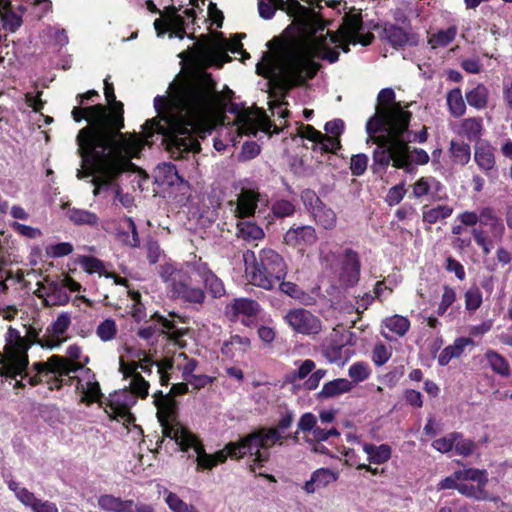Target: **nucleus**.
<instances>
[{
  "mask_svg": "<svg viewBox=\"0 0 512 512\" xmlns=\"http://www.w3.org/2000/svg\"><path fill=\"white\" fill-rule=\"evenodd\" d=\"M79 263L85 272L89 274L99 273L102 276L104 263L100 259L93 256H82Z\"/></svg>",
  "mask_w": 512,
  "mask_h": 512,
  "instance_id": "60",
  "label": "nucleus"
},
{
  "mask_svg": "<svg viewBox=\"0 0 512 512\" xmlns=\"http://www.w3.org/2000/svg\"><path fill=\"white\" fill-rule=\"evenodd\" d=\"M391 357V352L388 350L385 344L379 342L372 350V361L376 366H382Z\"/></svg>",
  "mask_w": 512,
  "mask_h": 512,
  "instance_id": "64",
  "label": "nucleus"
},
{
  "mask_svg": "<svg viewBox=\"0 0 512 512\" xmlns=\"http://www.w3.org/2000/svg\"><path fill=\"white\" fill-rule=\"evenodd\" d=\"M343 28L351 35L359 33L363 28L362 16L360 13H349L343 17Z\"/></svg>",
  "mask_w": 512,
  "mask_h": 512,
  "instance_id": "56",
  "label": "nucleus"
},
{
  "mask_svg": "<svg viewBox=\"0 0 512 512\" xmlns=\"http://www.w3.org/2000/svg\"><path fill=\"white\" fill-rule=\"evenodd\" d=\"M191 272L203 283L205 289L213 298H220L225 294L223 281L209 268L206 262H191L187 265Z\"/></svg>",
  "mask_w": 512,
  "mask_h": 512,
  "instance_id": "13",
  "label": "nucleus"
},
{
  "mask_svg": "<svg viewBox=\"0 0 512 512\" xmlns=\"http://www.w3.org/2000/svg\"><path fill=\"white\" fill-rule=\"evenodd\" d=\"M460 129L461 134L469 141L479 142L483 131L482 119L479 117L466 118L462 120Z\"/></svg>",
  "mask_w": 512,
  "mask_h": 512,
  "instance_id": "34",
  "label": "nucleus"
},
{
  "mask_svg": "<svg viewBox=\"0 0 512 512\" xmlns=\"http://www.w3.org/2000/svg\"><path fill=\"white\" fill-rule=\"evenodd\" d=\"M231 309L235 316L245 315L248 317H255L260 311V305L253 299L236 298L231 303Z\"/></svg>",
  "mask_w": 512,
  "mask_h": 512,
  "instance_id": "35",
  "label": "nucleus"
},
{
  "mask_svg": "<svg viewBox=\"0 0 512 512\" xmlns=\"http://www.w3.org/2000/svg\"><path fill=\"white\" fill-rule=\"evenodd\" d=\"M98 506L106 512H133L134 500L103 494L98 497Z\"/></svg>",
  "mask_w": 512,
  "mask_h": 512,
  "instance_id": "23",
  "label": "nucleus"
},
{
  "mask_svg": "<svg viewBox=\"0 0 512 512\" xmlns=\"http://www.w3.org/2000/svg\"><path fill=\"white\" fill-rule=\"evenodd\" d=\"M318 240L314 227L310 225H293L283 237V242L299 252L304 253L308 247L313 246Z\"/></svg>",
  "mask_w": 512,
  "mask_h": 512,
  "instance_id": "14",
  "label": "nucleus"
},
{
  "mask_svg": "<svg viewBox=\"0 0 512 512\" xmlns=\"http://www.w3.org/2000/svg\"><path fill=\"white\" fill-rule=\"evenodd\" d=\"M284 321L295 333L302 335H317L322 330L320 318L305 308L290 309Z\"/></svg>",
  "mask_w": 512,
  "mask_h": 512,
  "instance_id": "12",
  "label": "nucleus"
},
{
  "mask_svg": "<svg viewBox=\"0 0 512 512\" xmlns=\"http://www.w3.org/2000/svg\"><path fill=\"white\" fill-rule=\"evenodd\" d=\"M149 387V382L144 379L141 373L134 376V379L130 381V391L124 389L115 393L109 400L107 406L111 411L109 413L110 419L122 421L127 427L133 425L136 428V417L130 409L136 402L135 397L145 399L148 396Z\"/></svg>",
  "mask_w": 512,
  "mask_h": 512,
  "instance_id": "7",
  "label": "nucleus"
},
{
  "mask_svg": "<svg viewBox=\"0 0 512 512\" xmlns=\"http://www.w3.org/2000/svg\"><path fill=\"white\" fill-rule=\"evenodd\" d=\"M461 438V433L452 432L445 437L435 439L432 447L441 453H448L454 448L455 441Z\"/></svg>",
  "mask_w": 512,
  "mask_h": 512,
  "instance_id": "54",
  "label": "nucleus"
},
{
  "mask_svg": "<svg viewBox=\"0 0 512 512\" xmlns=\"http://www.w3.org/2000/svg\"><path fill=\"white\" fill-rule=\"evenodd\" d=\"M124 222L126 223L127 231L119 232V238L127 246L138 247L140 245V238L135 221L131 217H125Z\"/></svg>",
  "mask_w": 512,
  "mask_h": 512,
  "instance_id": "47",
  "label": "nucleus"
},
{
  "mask_svg": "<svg viewBox=\"0 0 512 512\" xmlns=\"http://www.w3.org/2000/svg\"><path fill=\"white\" fill-rule=\"evenodd\" d=\"M341 147L340 140L328 134H323L319 138V141L313 147V150H319L322 154L324 153H335Z\"/></svg>",
  "mask_w": 512,
  "mask_h": 512,
  "instance_id": "53",
  "label": "nucleus"
},
{
  "mask_svg": "<svg viewBox=\"0 0 512 512\" xmlns=\"http://www.w3.org/2000/svg\"><path fill=\"white\" fill-rule=\"evenodd\" d=\"M449 156L454 165L465 166L471 158L470 145L464 141L451 140L449 145Z\"/></svg>",
  "mask_w": 512,
  "mask_h": 512,
  "instance_id": "30",
  "label": "nucleus"
},
{
  "mask_svg": "<svg viewBox=\"0 0 512 512\" xmlns=\"http://www.w3.org/2000/svg\"><path fill=\"white\" fill-rule=\"evenodd\" d=\"M151 319L155 320L159 323L164 330V333H167L168 338L173 341H178L186 334V330L182 328H177L175 322L173 320H169L166 317L160 315L159 313H154Z\"/></svg>",
  "mask_w": 512,
  "mask_h": 512,
  "instance_id": "44",
  "label": "nucleus"
},
{
  "mask_svg": "<svg viewBox=\"0 0 512 512\" xmlns=\"http://www.w3.org/2000/svg\"><path fill=\"white\" fill-rule=\"evenodd\" d=\"M165 502L173 512H198L197 509L184 502L176 493L166 491Z\"/></svg>",
  "mask_w": 512,
  "mask_h": 512,
  "instance_id": "50",
  "label": "nucleus"
},
{
  "mask_svg": "<svg viewBox=\"0 0 512 512\" xmlns=\"http://www.w3.org/2000/svg\"><path fill=\"white\" fill-rule=\"evenodd\" d=\"M375 113L366 122L367 143L376 145L372 152L375 171L393 161L397 167H407L409 130L412 113L396 101L392 88H383L377 96Z\"/></svg>",
  "mask_w": 512,
  "mask_h": 512,
  "instance_id": "3",
  "label": "nucleus"
},
{
  "mask_svg": "<svg viewBox=\"0 0 512 512\" xmlns=\"http://www.w3.org/2000/svg\"><path fill=\"white\" fill-rule=\"evenodd\" d=\"M160 277L173 298L191 305L202 306L205 302V291L192 285V276L187 270L166 263L161 266Z\"/></svg>",
  "mask_w": 512,
  "mask_h": 512,
  "instance_id": "6",
  "label": "nucleus"
},
{
  "mask_svg": "<svg viewBox=\"0 0 512 512\" xmlns=\"http://www.w3.org/2000/svg\"><path fill=\"white\" fill-rule=\"evenodd\" d=\"M348 374L356 383H358L369 377L370 370L366 363L356 362L349 367Z\"/></svg>",
  "mask_w": 512,
  "mask_h": 512,
  "instance_id": "62",
  "label": "nucleus"
},
{
  "mask_svg": "<svg viewBox=\"0 0 512 512\" xmlns=\"http://www.w3.org/2000/svg\"><path fill=\"white\" fill-rule=\"evenodd\" d=\"M338 474L328 468H319L315 470L308 481L303 485V490L307 494H313L316 491L326 488L329 484L336 482Z\"/></svg>",
  "mask_w": 512,
  "mask_h": 512,
  "instance_id": "20",
  "label": "nucleus"
},
{
  "mask_svg": "<svg viewBox=\"0 0 512 512\" xmlns=\"http://www.w3.org/2000/svg\"><path fill=\"white\" fill-rule=\"evenodd\" d=\"M272 213L277 218H284V217H290L295 213V206L294 204L285 199L277 200L272 205Z\"/></svg>",
  "mask_w": 512,
  "mask_h": 512,
  "instance_id": "58",
  "label": "nucleus"
},
{
  "mask_svg": "<svg viewBox=\"0 0 512 512\" xmlns=\"http://www.w3.org/2000/svg\"><path fill=\"white\" fill-rule=\"evenodd\" d=\"M64 367L65 357L60 355H52L46 362H35L33 364V369L39 374H44V377H48L50 374L63 376Z\"/></svg>",
  "mask_w": 512,
  "mask_h": 512,
  "instance_id": "28",
  "label": "nucleus"
},
{
  "mask_svg": "<svg viewBox=\"0 0 512 512\" xmlns=\"http://www.w3.org/2000/svg\"><path fill=\"white\" fill-rule=\"evenodd\" d=\"M456 479H460L462 482L472 481L477 485L486 486L488 483L487 471L484 469L467 468L463 470H457Z\"/></svg>",
  "mask_w": 512,
  "mask_h": 512,
  "instance_id": "45",
  "label": "nucleus"
},
{
  "mask_svg": "<svg viewBox=\"0 0 512 512\" xmlns=\"http://www.w3.org/2000/svg\"><path fill=\"white\" fill-rule=\"evenodd\" d=\"M69 218L76 225L97 226L99 224V217L88 210L74 208L70 210Z\"/></svg>",
  "mask_w": 512,
  "mask_h": 512,
  "instance_id": "48",
  "label": "nucleus"
},
{
  "mask_svg": "<svg viewBox=\"0 0 512 512\" xmlns=\"http://www.w3.org/2000/svg\"><path fill=\"white\" fill-rule=\"evenodd\" d=\"M104 95L108 105L73 107L71 116L75 122H88L76 137L82 166L90 169L89 175L99 173L109 183L122 173L134 170L131 160L140 156L145 143L135 132L129 136L122 133L124 104L116 99L109 76L104 79Z\"/></svg>",
  "mask_w": 512,
  "mask_h": 512,
  "instance_id": "1",
  "label": "nucleus"
},
{
  "mask_svg": "<svg viewBox=\"0 0 512 512\" xmlns=\"http://www.w3.org/2000/svg\"><path fill=\"white\" fill-rule=\"evenodd\" d=\"M474 160L481 170L489 174L496 164L494 148L487 142L475 145Z\"/></svg>",
  "mask_w": 512,
  "mask_h": 512,
  "instance_id": "24",
  "label": "nucleus"
},
{
  "mask_svg": "<svg viewBox=\"0 0 512 512\" xmlns=\"http://www.w3.org/2000/svg\"><path fill=\"white\" fill-rule=\"evenodd\" d=\"M294 422V413L286 411L281 414L277 424L273 427H259L249 433L253 443L263 447H273L275 445H283L285 437L283 432L289 429Z\"/></svg>",
  "mask_w": 512,
  "mask_h": 512,
  "instance_id": "11",
  "label": "nucleus"
},
{
  "mask_svg": "<svg viewBox=\"0 0 512 512\" xmlns=\"http://www.w3.org/2000/svg\"><path fill=\"white\" fill-rule=\"evenodd\" d=\"M118 329L114 319L107 318L102 321L96 329V335L103 341L108 342L113 340L117 335Z\"/></svg>",
  "mask_w": 512,
  "mask_h": 512,
  "instance_id": "52",
  "label": "nucleus"
},
{
  "mask_svg": "<svg viewBox=\"0 0 512 512\" xmlns=\"http://www.w3.org/2000/svg\"><path fill=\"white\" fill-rule=\"evenodd\" d=\"M0 19L5 30L14 33L22 25V16L12 10L11 0H0Z\"/></svg>",
  "mask_w": 512,
  "mask_h": 512,
  "instance_id": "25",
  "label": "nucleus"
},
{
  "mask_svg": "<svg viewBox=\"0 0 512 512\" xmlns=\"http://www.w3.org/2000/svg\"><path fill=\"white\" fill-rule=\"evenodd\" d=\"M408 151H407V167H397L395 164H393V161H391V163H389L385 168L384 170H381V171H375L374 168H373V163L371 164V171L373 174H376V175H383L387 172L388 170V167L389 166H392L393 168L395 169H401L403 170L405 173H408V174H411L414 170H415V167L413 164H417V165H425L429 162L430 160V157L428 155V153L422 149V148H412L410 146V142L408 143Z\"/></svg>",
  "mask_w": 512,
  "mask_h": 512,
  "instance_id": "18",
  "label": "nucleus"
},
{
  "mask_svg": "<svg viewBox=\"0 0 512 512\" xmlns=\"http://www.w3.org/2000/svg\"><path fill=\"white\" fill-rule=\"evenodd\" d=\"M456 300V291L453 287L449 285L443 286V294L441 297V301L437 308V315L443 316L445 312L448 310L450 306L455 302Z\"/></svg>",
  "mask_w": 512,
  "mask_h": 512,
  "instance_id": "57",
  "label": "nucleus"
},
{
  "mask_svg": "<svg viewBox=\"0 0 512 512\" xmlns=\"http://www.w3.org/2000/svg\"><path fill=\"white\" fill-rule=\"evenodd\" d=\"M159 422L178 420V403L173 395L156 405Z\"/></svg>",
  "mask_w": 512,
  "mask_h": 512,
  "instance_id": "36",
  "label": "nucleus"
},
{
  "mask_svg": "<svg viewBox=\"0 0 512 512\" xmlns=\"http://www.w3.org/2000/svg\"><path fill=\"white\" fill-rule=\"evenodd\" d=\"M368 165V156L364 153L353 155L350 160V171L353 176H361Z\"/></svg>",
  "mask_w": 512,
  "mask_h": 512,
  "instance_id": "61",
  "label": "nucleus"
},
{
  "mask_svg": "<svg viewBox=\"0 0 512 512\" xmlns=\"http://www.w3.org/2000/svg\"><path fill=\"white\" fill-rule=\"evenodd\" d=\"M315 57L336 63L339 52L329 47L325 38H319L315 44L297 42L285 47L281 58V87L288 91L313 79L321 68Z\"/></svg>",
  "mask_w": 512,
  "mask_h": 512,
  "instance_id": "4",
  "label": "nucleus"
},
{
  "mask_svg": "<svg viewBox=\"0 0 512 512\" xmlns=\"http://www.w3.org/2000/svg\"><path fill=\"white\" fill-rule=\"evenodd\" d=\"M453 213V208L449 205H438L433 208H429L428 205H424L422 208V220L427 224H435L440 220L449 218Z\"/></svg>",
  "mask_w": 512,
  "mask_h": 512,
  "instance_id": "32",
  "label": "nucleus"
},
{
  "mask_svg": "<svg viewBox=\"0 0 512 512\" xmlns=\"http://www.w3.org/2000/svg\"><path fill=\"white\" fill-rule=\"evenodd\" d=\"M237 236L244 240H260L264 238L263 229L252 221H239L237 223Z\"/></svg>",
  "mask_w": 512,
  "mask_h": 512,
  "instance_id": "42",
  "label": "nucleus"
},
{
  "mask_svg": "<svg viewBox=\"0 0 512 512\" xmlns=\"http://www.w3.org/2000/svg\"><path fill=\"white\" fill-rule=\"evenodd\" d=\"M479 223L482 226L489 227L490 233L496 241H502L505 234V226L493 208L484 207L479 211Z\"/></svg>",
  "mask_w": 512,
  "mask_h": 512,
  "instance_id": "21",
  "label": "nucleus"
},
{
  "mask_svg": "<svg viewBox=\"0 0 512 512\" xmlns=\"http://www.w3.org/2000/svg\"><path fill=\"white\" fill-rule=\"evenodd\" d=\"M382 325L399 337H403L411 326L408 318L398 314L385 318Z\"/></svg>",
  "mask_w": 512,
  "mask_h": 512,
  "instance_id": "41",
  "label": "nucleus"
},
{
  "mask_svg": "<svg viewBox=\"0 0 512 512\" xmlns=\"http://www.w3.org/2000/svg\"><path fill=\"white\" fill-rule=\"evenodd\" d=\"M311 215L314 221L326 230H332L336 227V213L325 203L318 206V209H314V213Z\"/></svg>",
  "mask_w": 512,
  "mask_h": 512,
  "instance_id": "33",
  "label": "nucleus"
},
{
  "mask_svg": "<svg viewBox=\"0 0 512 512\" xmlns=\"http://www.w3.org/2000/svg\"><path fill=\"white\" fill-rule=\"evenodd\" d=\"M191 448L194 449L196 452V470L197 471H203V470H211L215 467V462H213L212 454H208L205 450V447L202 443V441L196 436L195 442H193V445H191Z\"/></svg>",
  "mask_w": 512,
  "mask_h": 512,
  "instance_id": "39",
  "label": "nucleus"
},
{
  "mask_svg": "<svg viewBox=\"0 0 512 512\" xmlns=\"http://www.w3.org/2000/svg\"><path fill=\"white\" fill-rule=\"evenodd\" d=\"M465 309L469 312L478 310L482 303L483 297L480 288L476 285L471 286L464 294Z\"/></svg>",
  "mask_w": 512,
  "mask_h": 512,
  "instance_id": "51",
  "label": "nucleus"
},
{
  "mask_svg": "<svg viewBox=\"0 0 512 512\" xmlns=\"http://www.w3.org/2000/svg\"><path fill=\"white\" fill-rule=\"evenodd\" d=\"M243 259L250 283L262 289L272 290L287 275V265L283 256L272 248L265 247L257 253L247 250L243 254Z\"/></svg>",
  "mask_w": 512,
  "mask_h": 512,
  "instance_id": "5",
  "label": "nucleus"
},
{
  "mask_svg": "<svg viewBox=\"0 0 512 512\" xmlns=\"http://www.w3.org/2000/svg\"><path fill=\"white\" fill-rule=\"evenodd\" d=\"M215 86L212 74L204 72L197 81L181 87L173 105L165 97H155L158 116L143 124L145 138H151L155 133L162 135V143L176 160L200 152L201 145L194 137V131L213 104Z\"/></svg>",
  "mask_w": 512,
  "mask_h": 512,
  "instance_id": "2",
  "label": "nucleus"
},
{
  "mask_svg": "<svg viewBox=\"0 0 512 512\" xmlns=\"http://www.w3.org/2000/svg\"><path fill=\"white\" fill-rule=\"evenodd\" d=\"M485 358L494 373L503 377H508L510 375V365L501 354L494 350H488L485 353Z\"/></svg>",
  "mask_w": 512,
  "mask_h": 512,
  "instance_id": "43",
  "label": "nucleus"
},
{
  "mask_svg": "<svg viewBox=\"0 0 512 512\" xmlns=\"http://www.w3.org/2000/svg\"><path fill=\"white\" fill-rule=\"evenodd\" d=\"M473 344L470 338L460 337L454 341L453 345L445 347L438 356V363L446 366L453 358H458L464 352L466 346Z\"/></svg>",
  "mask_w": 512,
  "mask_h": 512,
  "instance_id": "27",
  "label": "nucleus"
},
{
  "mask_svg": "<svg viewBox=\"0 0 512 512\" xmlns=\"http://www.w3.org/2000/svg\"><path fill=\"white\" fill-rule=\"evenodd\" d=\"M71 324V318L68 313H61L58 315L55 321L47 328L49 333L59 337L63 335Z\"/></svg>",
  "mask_w": 512,
  "mask_h": 512,
  "instance_id": "55",
  "label": "nucleus"
},
{
  "mask_svg": "<svg viewBox=\"0 0 512 512\" xmlns=\"http://www.w3.org/2000/svg\"><path fill=\"white\" fill-rule=\"evenodd\" d=\"M252 444L253 441L249 433L240 437L237 441L228 442L223 449L212 454L215 467L218 464L225 463L228 457L234 460L243 459L246 453L244 449L248 450Z\"/></svg>",
  "mask_w": 512,
  "mask_h": 512,
  "instance_id": "17",
  "label": "nucleus"
},
{
  "mask_svg": "<svg viewBox=\"0 0 512 512\" xmlns=\"http://www.w3.org/2000/svg\"><path fill=\"white\" fill-rule=\"evenodd\" d=\"M47 298L52 305H66L70 296L58 280L47 281Z\"/></svg>",
  "mask_w": 512,
  "mask_h": 512,
  "instance_id": "38",
  "label": "nucleus"
},
{
  "mask_svg": "<svg viewBox=\"0 0 512 512\" xmlns=\"http://www.w3.org/2000/svg\"><path fill=\"white\" fill-rule=\"evenodd\" d=\"M159 423L163 436L174 440L182 451L187 452L195 442L196 435L183 426L179 420Z\"/></svg>",
  "mask_w": 512,
  "mask_h": 512,
  "instance_id": "16",
  "label": "nucleus"
},
{
  "mask_svg": "<svg viewBox=\"0 0 512 512\" xmlns=\"http://www.w3.org/2000/svg\"><path fill=\"white\" fill-rule=\"evenodd\" d=\"M29 348L27 340L20 335L17 329L10 326L7 331L5 355L0 357V375L15 380L23 373L26 375L29 365L27 353Z\"/></svg>",
  "mask_w": 512,
  "mask_h": 512,
  "instance_id": "8",
  "label": "nucleus"
},
{
  "mask_svg": "<svg viewBox=\"0 0 512 512\" xmlns=\"http://www.w3.org/2000/svg\"><path fill=\"white\" fill-rule=\"evenodd\" d=\"M271 447H263L254 442L251 448L248 450L244 449L245 456L249 455L252 457L249 465V471L252 473L256 472L257 468H262L270 460V452L268 451Z\"/></svg>",
  "mask_w": 512,
  "mask_h": 512,
  "instance_id": "31",
  "label": "nucleus"
},
{
  "mask_svg": "<svg viewBox=\"0 0 512 512\" xmlns=\"http://www.w3.org/2000/svg\"><path fill=\"white\" fill-rule=\"evenodd\" d=\"M363 451L368 455L370 463L378 465L386 463L392 455L391 446L388 444L364 443Z\"/></svg>",
  "mask_w": 512,
  "mask_h": 512,
  "instance_id": "29",
  "label": "nucleus"
},
{
  "mask_svg": "<svg viewBox=\"0 0 512 512\" xmlns=\"http://www.w3.org/2000/svg\"><path fill=\"white\" fill-rule=\"evenodd\" d=\"M353 388L352 383L345 378H338L325 383L319 391V399H328L344 393H348Z\"/></svg>",
  "mask_w": 512,
  "mask_h": 512,
  "instance_id": "26",
  "label": "nucleus"
},
{
  "mask_svg": "<svg viewBox=\"0 0 512 512\" xmlns=\"http://www.w3.org/2000/svg\"><path fill=\"white\" fill-rule=\"evenodd\" d=\"M447 106L450 114L454 117H461L466 112V105L460 88L451 89L446 96Z\"/></svg>",
  "mask_w": 512,
  "mask_h": 512,
  "instance_id": "40",
  "label": "nucleus"
},
{
  "mask_svg": "<svg viewBox=\"0 0 512 512\" xmlns=\"http://www.w3.org/2000/svg\"><path fill=\"white\" fill-rule=\"evenodd\" d=\"M383 37L395 49L403 48L407 45L415 46L418 43L417 35L413 33L411 24H408V28H406L392 23H385Z\"/></svg>",
  "mask_w": 512,
  "mask_h": 512,
  "instance_id": "15",
  "label": "nucleus"
},
{
  "mask_svg": "<svg viewBox=\"0 0 512 512\" xmlns=\"http://www.w3.org/2000/svg\"><path fill=\"white\" fill-rule=\"evenodd\" d=\"M472 235L475 243L482 249L483 254L488 255L493 248V242L486 231L481 228H473Z\"/></svg>",
  "mask_w": 512,
  "mask_h": 512,
  "instance_id": "59",
  "label": "nucleus"
},
{
  "mask_svg": "<svg viewBox=\"0 0 512 512\" xmlns=\"http://www.w3.org/2000/svg\"><path fill=\"white\" fill-rule=\"evenodd\" d=\"M301 199L303 201L304 206L310 212V214L314 213V209H318V206H321L324 202L318 197V195L311 189H305L301 193Z\"/></svg>",
  "mask_w": 512,
  "mask_h": 512,
  "instance_id": "63",
  "label": "nucleus"
},
{
  "mask_svg": "<svg viewBox=\"0 0 512 512\" xmlns=\"http://www.w3.org/2000/svg\"><path fill=\"white\" fill-rule=\"evenodd\" d=\"M485 487L486 486L477 484L474 485L460 481L458 492L466 497L473 498L475 500H486L488 498V494L485 490Z\"/></svg>",
  "mask_w": 512,
  "mask_h": 512,
  "instance_id": "49",
  "label": "nucleus"
},
{
  "mask_svg": "<svg viewBox=\"0 0 512 512\" xmlns=\"http://www.w3.org/2000/svg\"><path fill=\"white\" fill-rule=\"evenodd\" d=\"M488 89L487 87L479 83L475 88L466 92V101L471 106L478 110L486 108L488 104Z\"/></svg>",
  "mask_w": 512,
  "mask_h": 512,
  "instance_id": "37",
  "label": "nucleus"
},
{
  "mask_svg": "<svg viewBox=\"0 0 512 512\" xmlns=\"http://www.w3.org/2000/svg\"><path fill=\"white\" fill-rule=\"evenodd\" d=\"M258 193L250 189H242L237 199L236 217L244 219L255 213L258 203Z\"/></svg>",
  "mask_w": 512,
  "mask_h": 512,
  "instance_id": "22",
  "label": "nucleus"
},
{
  "mask_svg": "<svg viewBox=\"0 0 512 512\" xmlns=\"http://www.w3.org/2000/svg\"><path fill=\"white\" fill-rule=\"evenodd\" d=\"M456 35L457 27L450 26L445 30H439L437 33L433 34L429 39V44L432 48L446 47L454 41Z\"/></svg>",
  "mask_w": 512,
  "mask_h": 512,
  "instance_id": "46",
  "label": "nucleus"
},
{
  "mask_svg": "<svg viewBox=\"0 0 512 512\" xmlns=\"http://www.w3.org/2000/svg\"><path fill=\"white\" fill-rule=\"evenodd\" d=\"M190 40H197L187 50L181 52L178 56L194 65L202 67H218L221 68L224 63L231 61V57L217 43L207 35L203 34L199 38L194 32L187 33L185 36Z\"/></svg>",
  "mask_w": 512,
  "mask_h": 512,
  "instance_id": "9",
  "label": "nucleus"
},
{
  "mask_svg": "<svg viewBox=\"0 0 512 512\" xmlns=\"http://www.w3.org/2000/svg\"><path fill=\"white\" fill-rule=\"evenodd\" d=\"M251 347V342L248 337L240 336L238 334L231 335L230 338L221 346V354L228 359H235L243 357Z\"/></svg>",
  "mask_w": 512,
  "mask_h": 512,
  "instance_id": "19",
  "label": "nucleus"
},
{
  "mask_svg": "<svg viewBox=\"0 0 512 512\" xmlns=\"http://www.w3.org/2000/svg\"><path fill=\"white\" fill-rule=\"evenodd\" d=\"M337 268L331 265V269L337 274L338 283L343 288H352L360 280L361 260L359 253L352 248H346L336 257Z\"/></svg>",
  "mask_w": 512,
  "mask_h": 512,
  "instance_id": "10",
  "label": "nucleus"
}]
</instances>
